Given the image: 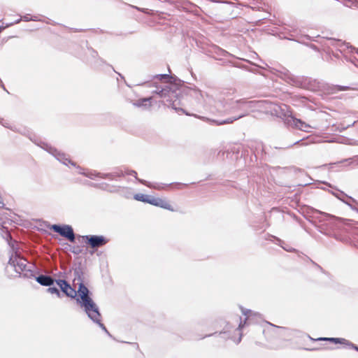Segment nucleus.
I'll use <instances>...</instances> for the list:
<instances>
[{
  "mask_svg": "<svg viewBox=\"0 0 358 358\" xmlns=\"http://www.w3.org/2000/svg\"><path fill=\"white\" fill-rule=\"evenodd\" d=\"M154 86L156 87V90L152 91V94H156L163 99L166 103L165 104L169 107H171L173 110L183 111V109L180 107V99H179V94L180 90H178L176 85L169 83L161 87L155 83Z\"/></svg>",
  "mask_w": 358,
  "mask_h": 358,
  "instance_id": "nucleus-3",
  "label": "nucleus"
},
{
  "mask_svg": "<svg viewBox=\"0 0 358 358\" xmlns=\"http://www.w3.org/2000/svg\"><path fill=\"white\" fill-rule=\"evenodd\" d=\"M47 292H50L51 294H55L57 296V297H59V298H61V296H62L59 290L56 287H51V286H50L47 289Z\"/></svg>",
  "mask_w": 358,
  "mask_h": 358,
  "instance_id": "nucleus-25",
  "label": "nucleus"
},
{
  "mask_svg": "<svg viewBox=\"0 0 358 358\" xmlns=\"http://www.w3.org/2000/svg\"><path fill=\"white\" fill-rule=\"evenodd\" d=\"M0 83H1V80H0Z\"/></svg>",
  "mask_w": 358,
  "mask_h": 358,
  "instance_id": "nucleus-50",
  "label": "nucleus"
},
{
  "mask_svg": "<svg viewBox=\"0 0 358 358\" xmlns=\"http://www.w3.org/2000/svg\"><path fill=\"white\" fill-rule=\"evenodd\" d=\"M316 212L318 213L322 214V215H324L325 216H330L329 214L325 213H322V212H321L320 210H316Z\"/></svg>",
  "mask_w": 358,
  "mask_h": 358,
  "instance_id": "nucleus-38",
  "label": "nucleus"
},
{
  "mask_svg": "<svg viewBox=\"0 0 358 358\" xmlns=\"http://www.w3.org/2000/svg\"><path fill=\"white\" fill-rule=\"evenodd\" d=\"M71 252L75 255H78L80 253L81 250L78 247H73V248L71 250Z\"/></svg>",
  "mask_w": 358,
  "mask_h": 358,
  "instance_id": "nucleus-33",
  "label": "nucleus"
},
{
  "mask_svg": "<svg viewBox=\"0 0 358 358\" xmlns=\"http://www.w3.org/2000/svg\"><path fill=\"white\" fill-rule=\"evenodd\" d=\"M138 181L141 184H143L148 187L153 188V189H158V190L164 189V186H166V185H164V184L152 185L150 182H149L145 180H143V179H138Z\"/></svg>",
  "mask_w": 358,
  "mask_h": 358,
  "instance_id": "nucleus-16",
  "label": "nucleus"
},
{
  "mask_svg": "<svg viewBox=\"0 0 358 358\" xmlns=\"http://www.w3.org/2000/svg\"><path fill=\"white\" fill-rule=\"evenodd\" d=\"M31 265L27 264L26 259L21 258V257H20V259H19V261L17 262V268L20 271V273H19L20 274L21 273V272L22 271L26 270Z\"/></svg>",
  "mask_w": 358,
  "mask_h": 358,
  "instance_id": "nucleus-18",
  "label": "nucleus"
},
{
  "mask_svg": "<svg viewBox=\"0 0 358 358\" xmlns=\"http://www.w3.org/2000/svg\"><path fill=\"white\" fill-rule=\"evenodd\" d=\"M19 259H20L19 255L17 254H15L14 256L12 255L8 261V264L15 268V271L16 273H20V271L17 268V262L19 261Z\"/></svg>",
  "mask_w": 358,
  "mask_h": 358,
  "instance_id": "nucleus-20",
  "label": "nucleus"
},
{
  "mask_svg": "<svg viewBox=\"0 0 358 358\" xmlns=\"http://www.w3.org/2000/svg\"><path fill=\"white\" fill-rule=\"evenodd\" d=\"M124 175H128V176H133L135 177V178L138 180V179H139L138 177H137V173L136 171H135L134 170H130V169H125V170L124 171Z\"/></svg>",
  "mask_w": 358,
  "mask_h": 358,
  "instance_id": "nucleus-27",
  "label": "nucleus"
},
{
  "mask_svg": "<svg viewBox=\"0 0 358 358\" xmlns=\"http://www.w3.org/2000/svg\"><path fill=\"white\" fill-rule=\"evenodd\" d=\"M14 131L22 134V135H24L26 136H29V138H31V137L29 136V131L28 130H27L26 129H17L16 127H15Z\"/></svg>",
  "mask_w": 358,
  "mask_h": 358,
  "instance_id": "nucleus-29",
  "label": "nucleus"
},
{
  "mask_svg": "<svg viewBox=\"0 0 358 358\" xmlns=\"http://www.w3.org/2000/svg\"><path fill=\"white\" fill-rule=\"evenodd\" d=\"M73 274L75 276L74 281L77 280L78 283H79L80 282H83V273L82 268H75V270L73 271Z\"/></svg>",
  "mask_w": 358,
  "mask_h": 358,
  "instance_id": "nucleus-23",
  "label": "nucleus"
},
{
  "mask_svg": "<svg viewBox=\"0 0 358 358\" xmlns=\"http://www.w3.org/2000/svg\"><path fill=\"white\" fill-rule=\"evenodd\" d=\"M288 124L294 125L296 128L303 131H308L310 126L300 119H297L293 116H290L287 120Z\"/></svg>",
  "mask_w": 358,
  "mask_h": 358,
  "instance_id": "nucleus-11",
  "label": "nucleus"
},
{
  "mask_svg": "<svg viewBox=\"0 0 358 358\" xmlns=\"http://www.w3.org/2000/svg\"><path fill=\"white\" fill-rule=\"evenodd\" d=\"M152 100V96L142 98L137 101H134L132 103V104L135 107L143 108L145 110H148V109H150L152 106V104H151Z\"/></svg>",
  "mask_w": 358,
  "mask_h": 358,
  "instance_id": "nucleus-14",
  "label": "nucleus"
},
{
  "mask_svg": "<svg viewBox=\"0 0 358 358\" xmlns=\"http://www.w3.org/2000/svg\"><path fill=\"white\" fill-rule=\"evenodd\" d=\"M49 229L64 237L71 243L76 241V235L73 227L69 224H52Z\"/></svg>",
  "mask_w": 358,
  "mask_h": 358,
  "instance_id": "nucleus-4",
  "label": "nucleus"
},
{
  "mask_svg": "<svg viewBox=\"0 0 358 358\" xmlns=\"http://www.w3.org/2000/svg\"><path fill=\"white\" fill-rule=\"evenodd\" d=\"M101 178H103V179L108 178L110 180H114L115 178V174L113 173H102Z\"/></svg>",
  "mask_w": 358,
  "mask_h": 358,
  "instance_id": "nucleus-28",
  "label": "nucleus"
},
{
  "mask_svg": "<svg viewBox=\"0 0 358 358\" xmlns=\"http://www.w3.org/2000/svg\"><path fill=\"white\" fill-rule=\"evenodd\" d=\"M4 27L2 26H0V33L3 30Z\"/></svg>",
  "mask_w": 358,
  "mask_h": 358,
  "instance_id": "nucleus-42",
  "label": "nucleus"
},
{
  "mask_svg": "<svg viewBox=\"0 0 358 358\" xmlns=\"http://www.w3.org/2000/svg\"><path fill=\"white\" fill-rule=\"evenodd\" d=\"M0 123H1V124L4 127H6V128H8V129H11V130H13V131H14V130H15V127H11V126H10L9 123H8V122H1V121H0Z\"/></svg>",
  "mask_w": 358,
  "mask_h": 358,
  "instance_id": "nucleus-31",
  "label": "nucleus"
},
{
  "mask_svg": "<svg viewBox=\"0 0 358 358\" xmlns=\"http://www.w3.org/2000/svg\"><path fill=\"white\" fill-rule=\"evenodd\" d=\"M261 102L260 101H248L246 99L234 100L233 99L224 97L218 101L219 110L224 115L231 116L223 120H211L210 122L217 126L231 124L247 116L250 111L253 108L257 107Z\"/></svg>",
  "mask_w": 358,
  "mask_h": 358,
  "instance_id": "nucleus-1",
  "label": "nucleus"
},
{
  "mask_svg": "<svg viewBox=\"0 0 358 358\" xmlns=\"http://www.w3.org/2000/svg\"><path fill=\"white\" fill-rule=\"evenodd\" d=\"M77 168L80 170H82V169L80 166H77Z\"/></svg>",
  "mask_w": 358,
  "mask_h": 358,
  "instance_id": "nucleus-49",
  "label": "nucleus"
},
{
  "mask_svg": "<svg viewBox=\"0 0 358 358\" xmlns=\"http://www.w3.org/2000/svg\"><path fill=\"white\" fill-rule=\"evenodd\" d=\"M338 90H340V91H345V90H350V87H348V86L338 85Z\"/></svg>",
  "mask_w": 358,
  "mask_h": 358,
  "instance_id": "nucleus-34",
  "label": "nucleus"
},
{
  "mask_svg": "<svg viewBox=\"0 0 358 358\" xmlns=\"http://www.w3.org/2000/svg\"><path fill=\"white\" fill-rule=\"evenodd\" d=\"M145 85L148 87H151L152 86V83H150L149 82H145V83H143L142 84H138V85Z\"/></svg>",
  "mask_w": 358,
  "mask_h": 358,
  "instance_id": "nucleus-37",
  "label": "nucleus"
},
{
  "mask_svg": "<svg viewBox=\"0 0 358 358\" xmlns=\"http://www.w3.org/2000/svg\"><path fill=\"white\" fill-rule=\"evenodd\" d=\"M34 267L33 265H31L29 266L26 270L22 271V274L20 273V276H22L25 278H35L36 276L34 274V271L32 270V268Z\"/></svg>",
  "mask_w": 358,
  "mask_h": 358,
  "instance_id": "nucleus-21",
  "label": "nucleus"
},
{
  "mask_svg": "<svg viewBox=\"0 0 358 358\" xmlns=\"http://www.w3.org/2000/svg\"><path fill=\"white\" fill-rule=\"evenodd\" d=\"M21 20H22V17H21L20 18H19V19H16V20H15L14 22H11V23H10L9 24H7V25L6 26V27H9V26H11V25H13V24H18V23H20V22H21Z\"/></svg>",
  "mask_w": 358,
  "mask_h": 358,
  "instance_id": "nucleus-35",
  "label": "nucleus"
},
{
  "mask_svg": "<svg viewBox=\"0 0 358 358\" xmlns=\"http://www.w3.org/2000/svg\"><path fill=\"white\" fill-rule=\"evenodd\" d=\"M92 293L89 289L82 282L78 283V289L76 291V303L80 306L87 317L99 327L110 337L112 335L106 329V326L102 323V317L99 312V308L96 303L92 298Z\"/></svg>",
  "mask_w": 358,
  "mask_h": 358,
  "instance_id": "nucleus-2",
  "label": "nucleus"
},
{
  "mask_svg": "<svg viewBox=\"0 0 358 358\" xmlns=\"http://www.w3.org/2000/svg\"><path fill=\"white\" fill-rule=\"evenodd\" d=\"M152 196L143 194H136L134 195V199L136 201H142L143 203H150V199Z\"/></svg>",
  "mask_w": 358,
  "mask_h": 358,
  "instance_id": "nucleus-17",
  "label": "nucleus"
},
{
  "mask_svg": "<svg viewBox=\"0 0 358 358\" xmlns=\"http://www.w3.org/2000/svg\"><path fill=\"white\" fill-rule=\"evenodd\" d=\"M178 90H180V93L179 94V99H180V105L183 104L182 103V101L184 99V97H183L184 94L189 95L190 96H193L198 100H199L200 97L202 96L201 91L197 89L178 87Z\"/></svg>",
  "mask_w": 358,
  "mask_h": 358,
  "instance_id": "nucleus-9",
  "label": "nucleus"
},
{
  "mask_svg": "<svg viewBox=\"0 0 358 358\" xmlns=\"http://www.w3.org/2000/svg\"><path fill=\"white\" fill-rule=\"evenodd\" d=\"M306 38H307L308 39H310V37L309 36H306Z\"/></svg>",
  "mask_w": 358,
  "mask_h": 358,
  "instance_id": "nucleus-46",
  "label": "nucleus"
},
{
  "mask_svg": "<svg viewBox=\"0 0 358 358\" xmlns=\"http://www.w3.org/2000/svg\"><path fill=\"white\" fill-rule=\"evenodd\" d=\"M241 311H242V313L245 315L247 317L245 318V320L244 322V323L243 324L241 322V323L239 324V326L238 327V330H241L243 326L245 325V324L246 323V321L247 320L250 319V317L252 316H256V315H260L259 313H255L251 310H248V309H244L243 308L241 307Z\"/></svg>",
  "mask_w": 358,
  "mask_h": 358,
  "instance_id": "nucleus-15",
  "label": "nucleus"
},
{
  "mask_svg": "<svg viewBox=\"0 0 358 358\" xmlns=\"http://www.w3.org/2000/svg\"><path fill=\"white\" fill-rule=\"evenodd\" d=\"M57 285L59 287L62 292L68 297L71 299L76 297V291L71 287L70 284L65 280L58 279L56 280Z\"/></svg>",
  "mask_w": 358,
  "mask_h": 358,
  "instance_id": "nucleus-8",
  "label": "nucleus"
},
{
  "mask_svg": "<svg viewBox=\"0 0 358 358\" xmlns=\"http://www.w3.org/2000/svg\"><path fill=\"white\" fill-rule=\"evenodd\" d=\"M22 20L25 21V22H29V21H37L38 19L36 17H29V14H27L24 16L22 17Z\"/></svg>",
  "mask_w": 358,
  "mask_h": 358,
  "instance_id": "nucleus-30",
  "label": "nucleus"
},
{
  "mask_svg": "<svg viewBox=\"0 0 358 358\" xmlns=\"http://www.w3.org/2000/svg\"><path fill=\"white\" fill-rule=\"evenodd\" d=\"M36 281L42 286L50 287L56 282V279L53 278L50 275L41 274L35 277Z\"/></svg>",
  "mask_w": 358,
  "mask_h": 358,
  "instance_id": "nucleus-12",
  "label": "nucleus"
},
{
  "mask_svg": "<svg viewBox=\"0 0 358 358\" xmlns=\"http://www.w3.org/2000/svg\"><path fill=\"white\" fill-rule=\"evenodd\" d=\"M313 341H328L335 344H343L350 347L352 349L355 350H358V346L351 343L350 341L342 338H327V337H321L317 339H313Z\"/></svg>",
  "mask_w": 358,
  "mask_h": 358,
  "instance_id": "nucleus-10",
  "label": "nucleus"
},
{
  "mask_svg": "<svg viewBox=\"0 0 358 358\" xmlns=\"http://www.w3.org/2000/svg\"><path fill=\"white\" fill-rule=\"evenodd\" d=\"M98 60H99L100 62H102V63H103V62H103V60L101 58H99V59H98Z\"/></svg>",
  "mask_w": 358,
  "mask_h": 358,
  "instance_id": "nucleus-43",
  "label": "nucleus"
},
{
  "mask_svg": "<svg viewBox=\"0 0 358 358\" xmlns=\"http://www.w3.org/2000/svg\"><path fill=\"white\" fill-rule=\"evenodd\" d=\"M357 157H358V156H357Z\"/></svg>",
  "mask_w": 358,
  "mask_h": 358,
  "instance_id": "nucleus-52",
  "label": "nucleus"
},
{
  "mask_svg": "<svg viewBox=\"0 0 358 358\" xmlns=\"http://www.w3.org/2000/svg\"><path fill=\"white\" fill-rule=\"evenodd\" d=\"M105 185L109 187L108 190L111 193H120L122 188L121 186H109L108 184Z\"/></svg>",
  "mask_w": 358,
  "mask_h": 358,
  "instance_id": "nucleus-26",
  "label": "nucleus"
},
{
  "mask_svg": "<svg viewBox=\"0 0 358 358\" xmlns=\"http://www.w3.org/2000/svg\"><path fill=\"white\" fill-rule=\"evenodd\" d=\"M277 241H278V242H281V240H280V239H279V238H277Z\"/></svg>",
  "mask_w": 358,
  "mask_h": 358,
  "instance_id": "nucleus-48",
  "label": "nucleus"
},
{
  "mask_svg": "<svg viewBox=\"0 0 358 358\" xmlns=\"http://www.w3.org/2000/svg\"><path fill=\"white\" fill-rule=\"evenodd\" d=\"M155 206L160 207L164 209H166L171 211H174L171 205L166 200L162 199L161 198H155L152 196L150 199V203Z\"/></svg>",
  "mask_w": 358,
  "mask_h": 358,
  "instance_id": "nucleus-13",
  "label": "nucleus"
},
{
  "mask_svg": "<svg viewBox=\"0 0 358 358\" xmlns=\"http://www.w3.org/2000/svg\"><path fill=\"white\" fill-rule=\"evenodd\" d=\"M132 344H133V345H136L137 348L138 347V343H133Z\"/></svg>",
  "mask_w": 358,
  "mask_h": 358,
  "instance_id": "nucleus-44",
  "label": "nucleus"
},
{
  "mask_svg": "<svg viewBox=\"0 0 358 358\" xmlns=\"http://www.w3.org/2000/svg\"><path fill=\"white\" fill-rule=\"evenodd\" d=\"M299 141H296L295 143H293V145H295V144H297Z\"/></svg>",
  "mask_w": 358,
  "mask_h": 358,
  "instance_id": "nucleus-47",
  "label": "nucleus"
},
{
  "mask_svg": "<svg viewBox=\"0 0 358 358\" xmlns=\"http://www.w3.org/2000/svg\"><path fill=\"white\" fill-rule=\"evenodd\" d=\"M79 173L80 174H83L84 176H85L86 177L92 179V180H94L96 178H101V175H102V173H100V172H97V171H89V172H81L80 171H79Z\"/></svg>",
  "mask_w": 358,
  "mask_h": 358,
  "instance_id": "nucleus-19",
  "label": "nucleus"
},
{
  "mask_svg": "<svg viewBox=\"0 0 358 358\" xmlns=\"http://www.w3.org/2000/svg\"><path fill=\"white\" fill-rule=\"evenodd\" d=\"M83 238L85 243L92 248L102 247L109 241V239L102 235H85Z\"/></svg>",
  "mask_w": 358,
  "mask_h": 358,
  "instance_id": "nucleus-6",
  "label": "nucleus"
},
{
  "mask_svg": "<svg viewBox=\"0 0 358 358\" xmlns=\"http://www.w3.org/2000/svg\"><path fill=\"white\" fill-rule=\"evenodd\" d=\"M278 328L280 329L279 335L286 338L287 339H291L292 337L307 336L310 340H313V338H312L309 335L299 330L279 327H278Z\"/></svg>",
  "mask_w": 358,
  "mask_h": 358,
  "instance_id": "nucleus-7",
  "label": "nucleus"
},
{
  "mask_svg": "<svg viewBox=\"0 0 358 358\" xmlns=\"http://www.w3.org/2000/svg\"><path fill=\"white\" fill-rule=\"evenodd\" d=\"M113 173L115 174V178L116 177H122L124 176V171H115V172H113Z\"/></svg>",
  "mask_w": 358,
  "mask_h": 358,
  "instance_id": "nucleus-32",
  "label": "nucleus"
},
{
  "mask_svg": "<svg viewBox=\"0 0 358 358\" xmlns=\"http://www.w3.org/2000/svg\"><path fill=\"white\" fill-rule=\"evenodd\" d=\"M44 150L48 152L50 154L53 155L58 161H59L63 164L68 166L69 164H71L73 166H76V164L71 161L69 157H67L66 155L57 150L55 148L52 147L48 143H43L41 146Z\"/></svg>",
  "mask_w": 358,
  "mask_h": 358,
  "instance_id": "nucleus-5",
  "label": "nucleus"
},
{
  "mask_svg": "<svg viewBox=\"0 0 358 358\" xmlns=\"http://www.w3.org/2000/svg\"><path fill=\"white\" fill-rule=\"evenodd\" d=\"M241 338H242V334H240V336H239V338H238V340H237V341H236V343H237V344H238V343H239L241 342Z\"/></svg>",
  "mask_w": 358,
  "mask_h": 358,
  "instance_id": "nucleus-39",
  "label": "nucleus"
},
{
  "mask_svg": "<svg viewBox=\"0 0 358 358\" xmlns=\"http://www.w3.org/2000/svg\"><path fill=\"white\" fill-rule=\"evenodd\" d=\"M310 47L314 50H317V47L315 45H310Z\"/></svg>",
  "mask_w": 358,
  "mask_h": 358,
  "instance_id": "nucleus-40",
  "label": "nucleus"
},
{
  "mask_svg": "<svg viewBox=\"0 0 358 358\" xmlns=\"http://www.w3.org/2000/svg\"><path fill=\"white\" fill-rule=\"evenodd\" d=\"M118 75L120 76V78H124L120 73H118Z\"/></svg>",
  "mask_w": 358,
  "mask_h": 358,
  "instance_id": "nucleus-45",
  "label": "nucleus"
},
{
  "mask_svg": "<svg viewBox=\"0 0 358 358\" xmlns=\"http://www.w3.org/2000/svg\"><path fill=\"white\" fill-rule=\"evenodd\" d=\"M357 4H358V3H357Z\"/></svg>",
  "mask_w": 358,
  "mask_h": 358,
  "instance_id": "nucleus-51",
  "label": "nucleus"
},
{
  "mask_svg": "<svg viewBox=\"0 0 358 358\" xmlns=\"http://www.w3.org/2000/svg\"><path fill=\"white\" fill-rule=\"evenodd\" d=\"M91 56L94 58H96L97 56H98V53L96 50H91Z\"/></svg>",
  "mask_w": 358,
  "mask_h": 358,
  "instance_id": "nucleus-36",
  "label": "nucleus"
},
{
  "mask_svg": "<svg viewBox=\"0 0 358 358\" xmlns=\"http://www.w3.org/2000/svg\"><path fill=\"white\" fill-rule=\"evenodd\" d=\"M0 204H1V205H2V206H4V203H3V200H2V199H0Z\"/></svg>",
  "mask_w": 358,
  "mask_h": 358,
  "instance_id": "nucleus-41",
  "label": "nucleus"
},
{
  "mask_svg": "<svg viewBox=\"0 0 358 358\" xmlns=\"http://www.w3.org/2000/svg\"><path fill=\"white\" fill-rule=\"evenodd\" d=\"M153 78L155 79H157L159 80H169V81H171V79L172 78V77H171L169 74H166V73H164V74H157L154 76H152Z\"/></svg>",
  "mask_w": 358,
  "mask_h": 358,
  "instance_id": "nucleus-24",
  "label": "nucleus"
},
{
  "mask_svg": "<svg viewBox=\"0 0 358 358\" xmlns=\"http://www.w3.org/2000/svg\"><path fill=\"white\" fill-rule=\"evenodd\" d=\"M119 194L126 199H131L132 196L131 189L129 187H122Z\"/></svg>",
  "mask_w": 358,
  "mask_h": 358,
  "instance_id": "nucleus-22",
  "label": "nucleus"
}]
</instances>
